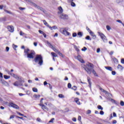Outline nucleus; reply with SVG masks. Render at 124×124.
Listing matches in <instances>:
<instances>
[{"instance_id": "1", "label": "nucleus", "mask_w": 124, "mask_h": 124, "mask_svg": "<svg viewBox=\"0 0 124 124\" xmlns=\"http://www.w3.org/2000/svg\"><path fill=\"white\" fill-rule=\"evenodd\" d=\"M82 67L88 74H91L92 72L95 76H98L97 74H96V72H95L93 69V64L92 63H89L87 64L86 66L83 65H82Z\"/></svg>"}, {"instance_id": "2", "label": "nucleus", "mask_w": 124, "mask_h": 124, "mask_svg": "<svg viewBox=\"0 0 124 124\" xmlns=\"http://www.w3.org/2000/svg\"><path fill=\"white\" fill-rule=\"evenodd\" d=\"M34 62L41 66L43 65V58L41 55H37L34 59Z\"/></svg>"}, {"instance_id": "3", "label": "nucleus", "mask_w": 124, "mask_h": 124, "mask_svg": "<svg viewBox=\"0 0 124 124\" xmlns=\"http://www.w3.org/2000/svg\"><path fill=\"white\" fill-rule=\"evenodd\" d=\"M26 0V1H29V2H31V5H32L36 8H37V9H39L40 10H41V11H42L44 13H46V11H45L44 10V9H43L42 7L37 5L36 4H35L33 2H32V1H31V0Z\"/></svg>"}, {"instance_id": "4", "label": "nucleus", "mask_w": 124, "mask_h": 124, "mask_svg": "<svg viewBox=\"0 0 124 124\" xmlns=\"http://www.w3.org/2000/svg\"><path fill=\"white\" fill-rule=\"evenodd\" d=\"M98 33L100 35V36H101V38L102 39L103 42H104L105 43H107V42H108V40L107 39L106 36H105V35L100 32H98Z\"/></svg>"}, {"instance_id": "5", "label": "nucleus", "mask_w": 124, "mask_h": 124, "mask_svg": "<svg viewBox=\"0 0 124 124\" xmlns=\"http://www.w3.org/2000/svg\"><path fill=\"white\" fill-rule=\"evenodd\" d=\"M23 83H25V80L20 79L18 81H16L14 83V86H16V87H18V86H23Z\"/></svg>"}, {"instance_id": "6", "label": "nucleus", "mask_w": 124, "mask_h": 124, "mask_svg": "<svg viewBox=\"0 0 124 124\" xmlns=\"http://www.w3.org/2000/svg\"><path fill=\"white\" fill-rule=\"evenodd\" d=\"M35 55V52L34 50H31L29 54L27 55V58L29 59H33V56Z\"/></svg>"}, {"instance_id": "7", "label": "nucleus", "mask_w": 124, "mask_h": 124, "mask_svg": "<svg viewBox=\"0 0 124 124\" xmlns=\"http://www.w3.org/2000/svg\"><path fill=\"white\" fill-rule=\"evenodd\" d=\"M60 31L61 32H62V33L64 35H69V34H70V33L66 31V30H65V29L61 28L60 29Z\"/></svg>"}, {"instance_id": "8", "label": "nucleus", "mask_w": 124, "mask_h": 124, "mask_svg": "<svg viewBox=\"0 0 124 124\" xmlns=\"http://www.w3.org/2000/svg\"><path fill=\"white\" fill-rule=\"evenodd\" d=\"M46 44L49 46V47H50V48H51V49H52V50H53V51H54V52H55L56 53H58L59 52V50H58V49H57L56 48H55V47H54L52 45V44H51V43H50L49 42H47Z\"/></svg>"}, {"instance_id": "9", "label": "nucleus", "mask_w": 124, "mask_h": 124, "mask_svg": "<svg viewBox=\"0 0 124 124\" xmlns=\"http://www.w3.org/2000/svg\"><path fill=\"white\" fill-rule=\"evenodd\" d=\"M60 18H61V19H64V20H66L68 19V16L65 14H61L60 15Z\"/></svg>"}, {"instance_id": "10", "label": "nucleus", "mask_w": 124, "mask_h": 124, "mask_svg": "<svg viewBox=\"0 0 124 124\" xmlns=\"http://www.w3.org/2000/svg\"><path fill=\"white\" fill-rule=\"evenodd\" d=\"M9 106H11V107H13V108H15V109H19V106L18 105L12 103L10 102L9 103Z\"/></svg>"}, {"instance_id": "11", "label": "nucleus", "mask_w": 124, "mask_h": 124, "mask_svg": "<svg viewBox=\"0 0 124 124\" xmlns=\"http://www.w3.org/2000/svg\"><path fill=\"white\" fill-rule=\"evenodd\" d=\"M7 29L10 32H13L14 31V27L12 26H8Z\"/></svg>"}, {"instance_id": "12", "label": "nucleus", "mask_w": 124, "mask_h": 124, "mask_svg": "<svg viewBox=\"0 0 124 124\" xmlns=\"http://www.w3.org/2000/svg\"><path fill=\"white\" fill-rule=\"evenodd\" d=\"M0 83H1V84H2V85H4V86H9L8 83L3 79L0 80Z\"/></svg>"}, {"instance_id": "13", "label": "nucleus", "mask_w": 124, "mask_h": 124, "mask_svg": "<svg viewBox=\"0 0 124 124\" xmlns=\"http://www.w3.org/2000/svg\"><path fill=\"white\" fill-rule=\"evenodd\" d=\"M77 60H78V61L80 62H81L82 63H84V62H84V60L82 59V57H81L80 55H78Z\"/></svg>"}, {"instance_id": "14", "label": "nucleus", "mask_w": 124, "mask_h": 124, "mask_svg": "<svg viewBox=\"0 0 124 124\" xmlns=\"http://www.w3.org/2000/svg\"><path fill=\"white\" fill-rule=\"evenodd\" d=\"M43 22L44 24L45 25V26H46V27L49 28V29H50V30H52V27H51V26H50V25H49L48 23H47V22H46V20H43Z\"/></svg>"}, {"instance_id": "15", "label": "nucleus", "mask_w": 124, "mask_h": 124, "mask_svg": "<svg viewBox=\"0 0 124 124\" xmlns=\"http://www.w3.org/2000/svg\"><path fill=\"white\" fill-rule=\"evenodd\" d=\"M58 10L59 11L58 12V14H62L63 12V10H62V8L61 6L58 8Z\"/></svg>"}, {"instance_id": "16", "label": "nucleus", "mask_w": 124, "mask_h": 124, "mask_svg": "<svg viewBox=\"0 0 124 124\" xmlns=\"http://www.w3.org/2000/svg\"><path fill=\"white\" fill-rule=\"evenodd\" d=\"M98 87H99V90H100V91H101L102 93H108V92H107V91H106L104 89L101 88V87L100 86H98Z\"/></svg>"}, {"instance_id": "17", "label": "nucleus", "mask_w": 124, "mask_h": 124, "mask_svg": "<svg viewBox=\"0 0 124 124\" xmlns=\"http://www.w3.org/2000/svg\"><path fill=\"white\" fill-rule=\"evenodd\" d=\"M42 109H43V110H46L47 111H49V108H47L46 106H45V105H42Z\"/></svg>"}, {"instance_id": "18", "label": "nucleus", "mask_w": 124, "mask_h": 124, "mask_svg": "<svg viewBox=\"0 0 124 124\" xmlns=\"http://www.w3.org/2000/svg\"><path fill=\"white\" fill-rule=\"evenodd\" d=\"M24 53L27 56L28 54H29L30 53V49L29 48L24 49Z\"/></svg>"}, {"instance_id": "19", "label": "nucleus", "mask_w": 124, "mask_h": 124, "mask_svg": "<svg viewBox=\"0 0 124 124\" xmlns=\"http://www.w3.org/2000/svg\"><path fill=\"white\" fill-rule=\"evenodd\" d=\"M89 33L90 35H92V36H93V37L94 38H96V36L94 34V33L93 31H91Z\"/></svg>"}, {"instance_id": "20", "label": "nucleus", "mask_w": 124, "mask_h": 124, "mask_svg": "<svg viewBox=\"0 0 124 124\" xmlns=\"http://www.w3.org/2000/svg\"><path fill=\"white\" fill-rule=\"evenodd\" d=\"M105 67L106 69H107V70H109V71H112V70H113V68L110 66H105Z\"/></svg>"}, {"instance_id": "21", "label": "nucleus", "mask_w": 124, "mask_h": 124, "mask_svg": "<svg viewBox=\"0 0 124 124\" xmlns=\"http://www.w3.org/2000/svg\"><path fill=\"white\" fill-rule=\"evenodd\" d=\"M74 101L78 104V105H80V103L79 101V99L78 98H75Z\"/></svg>"}, {"instance_id": "22", "label": "nucleus", "mask_w": 124, "mask_h": 124, "mask_svg": "<svg viewBox=\"0 0 124 124\" xmlns=\"http://www.w3.org/2000/svg\"><path fill=\"white\" fill-rule=\"evenodd\" d=\"M33 97L34 98H36V99H38V98H39V97H40V95L39 94H35L34 95H33Z\"/></svg>"}, {"instance_id": "23", "label": "nucleus", "mask_w": 124, "mask_h": 124, "mask_svg": "<svg viewBox=\"0 0 124 124\" xmlns=\"http://www.w3.org/2000/svg\"><path fill=\"white\" fill-rule=\"evenodd\" d=\"M51 54L52 55L53 58H56V57H58V55H57L55 52H51Z\"/></svg>"}, {"instance_id": "24", "label": "nucleus", "mask_w": 124, "mask_h": 124, "mask_svg": "<svg viewBox=\"0 0 124 124\" xmlns=\"http://www.w3.org/2000/svg\"><path fill=\"white\" fill-rule=\"evenodd\" d=\"M53 30H58V27H57V26H52L50 30L53 31Z\"/></svg>"}, {"instance_id": "25", "label": "nucleus", "mask_w": 124, "mask_h": 124, "mask_svg": "<svg viewBox=\"0 0 124 124\" xmlns=\"http://www.w3.org/2000/svg\"><path fill=\"white\" fill-rule=\"evenodd\" d=\"M78 35L79 37H82V36H83V33H82V32H78Z\"/></svg>"}, {"instance_id": "26", "label": "nucleus", "mask_w": 124, "mask_h": 124, "mask_svg": "<svg viewBox=\"0 0 124 124\" xmlns=\"http://www.w3.org/2000/svg\"><path fill=\"white\" fill-rule=\"evenodd\" d=\"M3 77L4 78V79H6L10 78V76H9L4 75Z\"/></svg>"}, {"instance_id": "27", "label": "nucleus", "mask_w": 124, "mask_h": 124, "mask_svg": "<svg viewBox=\"0 0 124 124\" xmlns=\"http://www.w3.org/2000/svg\"><path fill=\"white\" fill-rule=\"evenodd\" d=\"M97 108L99 109V110H103V108L100 105L97 106Z\"/></svg>"}, {"instance_id": "28", "label": "nucleus", "mask_w": 124, "mask_h": 124, "mask_svg": "<svg viewBox=\"0 0 124 124\" xmlns=\"http://www.w3.org/2000/svg\"><path fill=\"white\" fill-rule=\"evenodd\" d=\"M3 74L2 73L0 72V81H1L3 79Z\"/></svg>"}, {"instance_id": "29", "label": "nucleus", "mask_w": 124, "mask_h": 124, "mask_svg": "<svg viewBox=\"0 0 124 124\" xmlns=\"http://www.w3.org/2000/svg\"><path fill=\"white\" fill-rule=\"evenodd\" d=\"M109 100H110L112 103H116V101L111 98L109 99Z\"/></svg>"}, {"instance_id": "30", "label": "nucleus", "mask_w": 124, "mask_h": 124, "mask_svg": "<svg viewBox=\"0 0 124 124\" xmlns=\"http://www.w3.org/2000/svg\"><path fill=\"white\" fill-rule=\"evenodd\" d=\"M59 97H60V98H64V95H62V94H59Z\"/></svg>"}, {"instance_id": "31", "label": "nucleus", "mask_w": 124, "mask_h": 124, "mask_svg": "<svg viewBox=\"0 0 124 124\" xmlns=\"http://www.w3.org/2000/svg\"><path fill=\"white\" fill-rule=\"evenodd\" d=\"M117 68H118V69H123V66H122V65L119 64L117 66Z\"/></svg>"}, {"instance_id": "32", "label": "nucleus", "mask_w": 124, "mask_h": 124, "mask_svg": "<svg viewBox=\"0 0 124 124\" xmlns=\"http://www.w3.org/2000/svg\"><path fill=\"white\" fill-rule=\"evenodd\" d=\"M4 12H6V13H8V14H12V13H11L9 11L6 10H4Z\"/></svg>"}, {"instance_id": "33", "label": "nucleus", "mask_w": 124, "mask_h": 124, "mask_svg": "<svg viewBox=\"0 0 124 124\" xmlns=\"http://www.w3.org/2000/svg\"><path fill=\"white\" fill-rule=\"evenodd\" d=\"M71 6H73V7L76 6L75 3L73 2V1H71Z\"/></svg>"}, {"instance_id": "34", "label": "nucleus", "mask_w": 124, "mask_h": 124, "mask_svg": "<svg viewBox=\"0 0 124 124\" xmlns=\"http://www.w3.org/2000/svg\"><path fill=\"white\" fill-rule=\"evenodd\" d=\"M58 54L60 56V57H62V58H63V55H62V53H61L60 51L58 52Z\"/></svg>"}, {"instance_id": "35", "label": "nucleus", "mask_w": 124, "mask_h": 124, "mask_svg": "<svg viewBox=\"0 0 124 124\" xmlns=\"http://www.w3.org/2000/svg\"><path fill=\"white\" fill-rule=\"evenodd\" d=\"M32 91L34 93H37V89H36V88H33Z\"/></svg>"}, {"instance_id": "36", "label": "nucleus", "mask_w": 124, "mask_h": 124, "mask_svg": "<svg viewBox=\"0 0 124 124\" xmlns=\"http://www.w3.org/2000/svg\"><path fill=\"white\" fill-rule=\"evenodd\" d=\"M72 90H74V91H76V90H77V87H76V86H74L72 88Z\"/></svg>"}, {"instance_id": "37", "label": "nucleus", "mask_w": 124, "mask_h": 124, "mask_svg": "<svg viewBox=\"0 0 124 124\" xmlns=\"http://www.w3.org/2000/svg\"><path fill=\"white\" fill-rule=\"evenodd\" d=\"M54 121H55V118H52L48 123H54Z\"/></svg>"}, {"instance_id": "38", "label": "nucleus", "mask_w": 124, "mask_h": 124, "mask_svg": "<svg viewBox=\"0 0 124 124\" xmlns=\"http://www.w3.org/2000/svg\"><path fill=\"white\" fill-rule=\"evenodd\" d=\"M120 105L121 106H124V102L123 101H121L120 102Z\"/></svg>"}, {"instance_id": "39", "label": "nucleus", "mask_w": 124, "mask_h": 124, "mask_svg": "<svg viewBox=\"0 0 124 124\" xmlns=\"http://www.w3.org/2000/svg\"><path fill=\"white\" fill-rule=\"evenodd\" d=\"M113 61L114 62H115V63L118 62V59H117L116 58H113Z\"/></svg>"}, {"instance_id": "40", "label": "nucleus", "mask_w": 124, "mask_h": 124, "mask_svg": "<svg viewBox=\"0 0 124 124\" xmlns=\"http://www.w3.org/2000/svg\"><path fill=\"white\" fill-rule=\"evenodd\" d=\"M107 29L108 31H110V30H111V27H110V26L107 25Z\"/></svg>"}, {"instance_id": "41", "label": "nucleus", "mask_w": 124, "mask_h": 124, "mask_svg": "<svg viewBox=\"0 0 124 124\" xmlns=\"http://www.w3.org/2000/svg\"><path fill=\"white\" fill-rule=\"evenodd\" d=\"M77 36V33L76 32L73 33V37H76Z\"/></svg>"}, {"instance_id": "42", "label": "nucleus", "mask_w": 124, "mask_h": 124, "mask_svg": "<svg viewBox=\"0 0 124 124\" xmlns=\"http://www.w3.org/2000/svg\"><path fill=\"white\" fill-rule=\"evenodd\" d=\"M86 50H87V47H86L85 46L83 47V48L81 49V50H82V51H83L84 52H85V51H86Z\"/></svg>"}, {"instance_id": "43", "label": "nucleus", "mask_w": 124, "mask_h": 124, "mask_svg": "<svg viewBox=\"0 0 124 124\" xmlns=\"http://www.w3.org/2000/svg\"><path fill=\"white\" fill-rule=\"evenodd\" d=\"M86 30H87V31H88V32H91V31H91L90 30V28H89V27H86Z\"/></svg>"}, {"instance_id": "44", "label": "nucleus", "mask_w": 124, "mask_h": 124, "mask_svg": "<svg viewBox=\"0 0 124 124\" xmlns=\"http://www.w3.org/2000/svg\"><path fill=\"white\" fill-rule=\"evenodd\" d=\"M24 34H25V33L23 32V31H20V35H24Z\"/></svg>"}, {"instance_id": "45", "label": "nucleus", "mask_w": 124, "mask_h": 124, "mask_svg": "<svg viewBox=\"0 0 124 124\" xmlns=\"http://www.w3.org/2000/svg\"><path fill=\"white\" fill-rule=\"evenodd\" d=\"M68 88L69 89H70V88H71V84L70 83H69L68 84Z\"/></svg>"}, {"instance_id": "46", "label": "nucleus", "mask_w": 124, "mask_h": 124, "mask_svg": "<svg viewBox=\"0 0 124 124\" xmlns=\"http://www.w3.org/2000/svg\"><path fill=\"white\" fill-rule=\"evenodd\" d=\"M37 122H39V123H41V119H40V118H37Z\"/></svg>"}, {"instance_id": "47", "label": "nucleus", "mask_w": 124, "mask_h": 124, "mask_svg": "<svg viewBox=\"0 0 124 124\" xmlns=\"http://www.w3.org/2000/svg\"><path fill=\"white\" fill-rule=\"evenodd\" d=\"M85 38L87 39V40H91L90 36H87Z\"/></svg>"}, {"instance_id": "48", "label": "nucleus", "mask_w": 124, "mask_h": 124, "mask_svg": "<svg viewBox=\"0 0 124 124\" xmlns=\"http://www.w3.org/2000/svg\"><path fill=\"white\" fill-rule=\"evenodd\" d=\"M100 115H104V112L103 111H102V110H101V111H100Z\"/></svg>"}, {"instance_id": "49", "label": "nucleus", "mask_w": 124, "mask_h": 124, "mask_svg": "<svg viewBox=\"0 0 124 124\" xmlns=\"http://www.w3.org/2000/svg\"><path fill=\"white\" fill-rule=\"evenodd\" d=\"M39 32L40 33H41V34H43L44 33V32H43V31H41V30H39Z\"/></svg>"}, {"instance_id": "50", "label": "nucleus", "mask_w": 124, "mask_h": 124, "mask_svg": "<svg viewBox=\"0 0 124 124\" xmlns=\"http://www.w3.org/2000/svg\"><path fill=\"white\" fill-rule=\"evenodd\" d=\"M6 52H8L9 51V47L7 46L6 47Z\"/></svg>"}, {"instance_id": "51", "label": "nucleus", "mask_w": 124, "mask_h": 124, "mask_svg": "<svg viewBox=\"0 0 124 124\" xmlns=\"http://www.w3.org/2000/svg\"><path fill=\"white\" fill-rule=\"evenodd\" d=\"M19 9L20 10H24L26 9V8H22V7H20L19 8Z\"/></svg>"}, {"instance_id": "52", "label": "nucleus", "mask_w": 124, "mask_h": 124, "mask_svg": "<svg viewBox=\"0 0 124 124\" xmlns=\"http://www.w3.org/2000/svg\"><path fill=\"white\" fill-rule=\"evenodd\" d=\"M91 110H87V114H91Z\"/></svg>"}, {"instance_id": "53", "label": "nucleus", "mask_w": 124, "mask_h": 124, "mask_svg": "<svg viewBox=\"0 0 124 124\" xmlns=\"http://www.w3.org/2000/svg\"><path fill=\"white\" fill-rule=\"evenodd\" d=\"M116 22H118V23H120L121 24H123V22L120 20H116Z\"/></svg>"}, {"instance_id": "54", "label": "nucleus", "mask_w": 124, "mask_h": 124, "mask_svg": "<svg viewBox=\"0 0 124 124\" xmlns=\"http://www.w3.org/2000/svg\"><path fill=\"white\" fill-rule=\"evenodd\" d=\"M112 75H116V72L114 71H112Z\"/></svg>"}, {"instance_id": "55", "label": "nucleus", "mask_w": 124, "mask_h": 124, "mask_svg": "<svg viewBox=\"0 0 124 124\" xmlns=\"http://www.w3.org/2000/svg\"><path fill=\"white\" fill-rule=\"evenodd\" d=\"M16 118L17 119H20L21 120H24L23 117H19V116H16Z\"/></svg>"}, {"instance_id": "56", "label": "nucleus", "mask_w": 124, "mask_h": 124, "mask_svg": "<svg viewBox=\"0 0 124 124\" xmlns=\"http://www.w3.org/2000/svg\"><path fill=\"white\" fill-rule=\"evenodd\" d=\"M72 121H73V122H76V121H77V119L76 118H73L72 119Z\"/></svg>"}, {"instance_id": "57", "label": "nucleus", "mask_w": 124, "mask_h": 124, "mask_svg": "<svg viewBox=\"0 0 124 124\" xmlns=\"http://www.w3.org/2000/svg\"><path fill=\"white\" fill-rule=\"evenodd\" d=\"M18 115H19V116H24V114L18 112H17Z\"/></svg>"}, {"instance_id": "58", "label": "nucleus", "mask_w": 124, "mask_h": 124, "mask_svg": "<svg viewBox=\"0 0 124 124\" xmlns=\"http://www.w3.org/2000/svg\"><path fill=\"white\" fill-rule=\"evenodd\" d=\"M96 52L97 53H99V52H100V48H97Z\"/></svg>"}, {"instance_id": "59", "label": "nucleus", "mask_w": 124, "mask_h": 124, "mask_svg": "<svg viewBox=\"0 0 124 124\" xmlns=\"http://www.w3.org/2000/svg\"><path fill=\"white\" fill-rule=\"evenodd\" d=\"M113 117H117V114H116V113L115 112H113Z\"/></svg>"}, {"instance_id": "60", "label": "nucleus", "mask_w": 124, "mask_h": 124, "mask_svg": "<svg viewBox=\"0 0 124 124\" xmlns=\"http://www.w3.org/2000/svg\"><path fill=\"white\" fill-rule=\"evenodd\" d=\"M121 63L124 64V59H121Z\"/></svg>"}, {"instance_id": "61", "label": "nucleus", "mask_w": 124, "mask_h": 124, "mask_svg": "<svg viewBox=\"0 0 124 124\" xmlns=\"http://www.w3.org/2000/svg\"><path fill=\"white\" fill-rule=\"evenodd\" d=\"M68 111H69V109L68 108H65L64 112H68Z\"/></svg>"}, {"instance_id": "62", "label": "nucleus", "mask_w": 124, "mask_h": 124, "mask_svg": "<svg viewBox=\"0 0 124 124\" xmlns=\"http://www.w3.org/2000/svg\"><path fill=\"white\" fill-rule=\"evenodd\" d=\"M78 121H81V116H78Z\"/></svg>"}, {"instance_id": "63", "label": "nucleus", "mask_w": 124, "mask_h": 124, "mask_svg": "<svg viewBox=\"0 0 124 124\" xmlns=\"http://www.w3.org/2000/svg\"><path fill=\"white\" fill-rule=\"evenodd\" d=\"M112 124H117V121L116 120H113L112 122Z\"/></svg>"}, {"instance_id": "64", "label": "nucleus", "mask_w": 124, "mask_h": 124, "mask_svg": "<svg viewBox=\"0 0 124 124\" xmlns=\"http://www.w3.org/2000/svg\"><path fill=\"white\" fill-rule=\"evenodd\" d=\"M10 119H14V115H11L10 117Z\"/></svg>"}]
</instances>
